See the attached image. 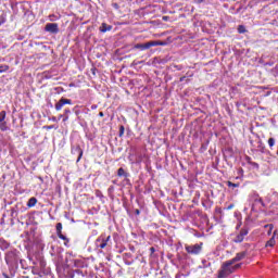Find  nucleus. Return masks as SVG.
Segmentation results:
<instances>
[{"label":"nucleus","mask_w":278,"mask_h":278,"mask_svg":"<svg viewBox=\"0 0 278 278\" xmlns=\"http://www.w3.org/2000/svg\"><path fill=\"white\" fill-rule=\"evenodd\" d=\"M4 261L9 268V273L11 277L16 275L18 270V262H21V251L16 248H10L7 252H4Z\"/></svg>","instance_id":"1"},{"label":"nucleus","mask_w":278,"mask_h":278,"mask_svg":"<svg viewBox=\"0 0 278 278\" xmlns=\"http://www.w3.org/2000/svg\"><path fill=\"white\" fill-rule=\"evenodd\" d=\"M94 244L98 253H105L104 251H110V249H112V237L101 235L97 238Z\"/></svg>","instance_id":"2"},{"label":"nucleus","mask_w":278,"mask_h":278,"mask_svg":"<svg viewBox=\"0 0 278 278\" xmlns=\"http://www.w3.org/2000/svg\"><path fill=\"white\" fill-rule=\"evenodd\" d=\"M241 264H237L235 266L231 265L228 261L225 262L222 266V268L218 270V276L217 278H227L230 276L237 268H240Z\"/></svg>","instance_id":"3"},{"label":"nucleus","mask_w":278,"mask_h":278,"mask_svg":"<svg viewBox=\"0 0 278 278\" xmlns=\"http://www.w3.org/2000/svg\"><path fill=\"white\" fill-rule=\"evenodd\" d=\"M247 236H249V227L244 226L235 236V238L232 239V242H235L236 244H240L241 242H244V238H247Z\"/></svg>","instance_id":"4"},{"label":"nucleus","mask_w":278,"mask_h":278,"mask_svg":"<svg viewBox=\"0 0 278 278\" xmlns=\"http://www.w3.org/2000/svg\"><path fill=\"white\" fill-rule=\"evenodd\" d=\"M164 43L160 41H149L146 43H137L135 45L134 49H139L140 51H147V49H151V47H160Z\"/></svg>","instance_id":"5"},{"label":"nucleus","mask_w":278,"mask_h":278,"mask_svg":"<svg viewBox=\"0 0 278 278\" xmlns=\"http://www.w3.org/2000/svg\"><path fill=\"white\" fill-rule=\"evenodd\" d=\"M185 249L190 255H199V253H201V251L203 250V243L186 245Z\"/></svg>","instance_id":"6"},{"label":"nucleus","mask_w":278,"mask_h":278,"mask_svg":"<svg viewBox=\"0 0 278 278\" xmlns=\"http://www.w3.org/2000/svg\"><path fill=\"white\" fill-rule=\"evenodd\" d=\"M63 251H64V249H62L60 247H55L53 244H51V247H50V255H51V257H54V260H58V262H60V260H62Z\"/></svg>","instance_id":"7"},{"label":"nucleus","mask_w":278,"mask_h":278,"mask_svg":"<svg viewBox=\"0 0 278 278\" xmlns=\"http://www.w3.org/2000/svg\"><path fill=\"white\" fill-rule=\"evenodd\" d=\"M55 229H56L58 238H60V240L64 241V247H68L71 239H68V237H66V235L62 233V223H58L55 226Z\"/></svg>","instance_id":"8"},{"label":"nucleus","mask_w":278,"mask_h":278,"mask_svg":"<svg viewBox=\"0 0 278 278\" xmlns=\"http://www.w3.org/2000/svg\"><path fill=\"white\" fill-rule=\"evenodd\" d=\"M71 153L72 155H78L76 160L77 163L81 162V157H84V150L81 149V146H72Z\"/></svg>","instance_id":"9"},{"label":"nucleus","mask_w":278,"mask_h":278,"mask_svg":"<svg viewBox=\"0 0 278 278\" xmlns=\"http://www.w3.org/2000/svg\"><path fill=\"white\" fill-rule=\"evenodd\" d=\"M64 105H73V100L61 98L54 105L56 112H60L64 108Z\"/></svg>","instance_id":"10"},{"label":"nucleus","mask_w":278,"mask_h":278,"mask_svg":"<svg viewBox=\"0 0 278 278\" xmlns=\"http://www.w3.org/2000/svg\"><path fill=\"white\" fill-rule=\"evenodd\" d=\"M45 31L49 34H60V26H58V23H48L46 24Z\"/></svg>","instance_id":"11"},{"label":"nucleus","mask_w":278,"mask_h":278,"mask_svg":"<svg viewBox=\"0 0 278 278\" xmlns=\"http://www.w3.org/2000/svg\"><path fill=\"white\" fill-rule=\"evenodd\" d=\"M136 157L134 159L131 155L129 156V162L132 164H142V161L144 160L146 155L142 154V152L135 151Z\"/></svg>","instance_id":"12"},{"label":"nucleus","mask_w":278,"mask_h":278,"mask_svg":"<svg viewBox=\"0 0 278 278\" xmlns=\"http://www.w3.org/2000/svg\"><path fill=\"white\" fill-rule=\"evenodd\" d=\"M5 111L0 112V131H8L10 127H8V122H5Z\"/></svg>","instance_id":"13"},{"label":"nucleus","mask_w":278,"mask_h":278,"mask_svg":"<svg viewBox=\"0 0 278 278\" xmlns=\"http://www.w3.org/2000/svg\"><path fill=\"white\" fill-rule=\"evenodd\" d=\"M247 255H249L247 251L239 252L236 254V256L232 260L228 261V263L233 266L236 262H242V260H244Z\"/></svg>","instance_id":"14"},{"label":"nucleus","mask_w":278,"mask_h":278,"mask_svg":"<svg viewBox=\"0 0 278 278\" xmlns=\"http://www.w3.org/2000/svg\"><path fill=\"white\" fill-rule=\"evenodd\" d=\"M0 249L2 251H5V253H7V251H10V249H12V244L9 241H7L5 239L0 238Z\"/></svg>","instance_id":"15"},{"label":"nucleus","mask_w":278,"mask_h":278,"mask_svg":"<svg viewBox=\"0 0 278 278\" xmlns=\"http://www.w3.org/2000/svg\"><path fill=\"white\" fill-rule=\"evenodd\" d=\"M117 177H124L125 179H127L129 177V173L125 170V168L119 167L117 169Z\"/></svg>","instance_id":"16"},{"label":"nucleus","mask_w":278,"mask_h":278,"mask_svg":"<svg viewBox=\"0 0 278 278\" xmlns=\"http://www.w3.org/2000/svg\"><path fill=\"white\" fill-rule=\"evenodd\" d=\"M99 29L102 34H105V31H112V25H108L106 23H102Z\"/></svg>","instance_id":"17"},{"label":"nucleus","mask_w":278,"mask_h":278,"mask_svg":"<svg viewBox=\"0 0 278 278\" xmlns=\"http://www.w3.org/2000/svg\"><path fill=\"white\" fill-rule=\"evenodd\" d=\"M251 199H252V201H255V203H261V205L264 206V200H262V198H260V194L253 193L251 195Z\"/></svg>","instance_id":"18"},{"label":"nucleus","mask_w":278,"mask_h":278,"mask_svg":"<svg viewBox=\"0 0 278 278\" xmlns=\"http://www.w3.org/2000/svg\"><path fill=\"white\" fill-rule=\"evenodd\" d=\"M275 236H277V230L274 231L273 237L266 242V247H275L276 244Z\"/></svg>","instance_id":"19"},{"label":"nucleus","mask_w":278,"mask_h":278,"mask_svg":"<svg viewBox=\"0 0 278 278\" xmlns=\"http://www.w3.org/2000/svg\"><path fill=\"white\" fill-rule=\"evenodd\" d=\"M264 229H267L266 231H267V236H273V229H275V225H273V224H266L265 226H264Z\"/></svg>","instance_id":"20"},{"label":"nucleus","mask_w":278,"mask_h":278,"mask_svg":"<svg viewBox=\"0 0 278 278\" xmlns=\"http://www.w3.org/2000/svg\"><path fill=\"white\" fill-rule=\"evenodd\" d=\"M36 203H38V199H36V198H30L29 200H28V202H27V207H36Z\"/></svg>","instance_id":"21"},{"label":"nucleus","mask_w":278,"mask_h":278,"mask_svg":"<svg viewBox=\"0 0 278 278\" xmlns=\"http://www.w3.org/2000/svg\"><path fill=\"white\" fill-rule=\"evenodd\" d=\"M85 264L84 260H74V266L76 268H84Z\"/></svg>","instance_id":"22"},{"label":"nucleus","mask_w":278,"mask_h":278,"mask_svg":"<svg viewBox=\"0 0 278 278\" xmlns=\"http://www.w3.org/2000/svg\"><path fill=\"white\" fill-rule=\"evenodd\" d=\"M114 190H115L114 186H110L108 189V194L112 200H114Z\"/></svg>","instance_id":"23"},{"label":"nucleus","mask_w":278,"mask_h":278,"mask_svg":"<svg viewBox=\"0 0 278 278\" xmlns=\"http://www.w3.org/2000/svg\"><path fill=\"white\" fill-rule=\"evenodd\" d=\"M226 185L228 186V188H240V184H235L231 181H227Z\"/></svg>","instance_id":"24"},{"label":"nucleus","mask_w":278,"mask_h":278,"mask_svg":"<svg viewBox=\"0 0 278 278\" xmlns=\"http://www.w3.org/2000/svg\"><path fill=\"white\" fill-rule=\"evenodd\" d=\"M10 71V66L9 65H0V73H5Z\"/></svg>","instance_id":"25"},{"label":"nucleus","mask_w":278,"mask_h":278,"mask_svg":"<svg viewBox=\"0 0 278 278\" xmlns=\"http://www.w3.org/2000/svg\"><path fill=\"white\" fill-rule=\"evenodd\" d=\"M118 136H119V138H123V136H125V126H123V125L119 126Z\"/></svg>","instance_id":"26"},{"label":"nucleus","mask_w":278,"mask_h":278,"mask_svg":"<svg viewBox=\"0 0 278 278\" xmlns=\"http://www.w3.org/2000/svg\"><path fill=\"white\" fill-rule=\"evenodd\" d=\"M238 33L239 34H247V28L243 25H239Z\"/></svg>","instance_id":"27"},{"label":"nucleus","mask_w":278,"mask_h":278,"mask_svg":"<svg viewBox=\"0 0 278 278\" xmlns=\"http://www.w3.org/2000/svg\"><path fill=\"white\" fill-rule=\"evenodd\" d=\"M18 264H21L22 268H27L26 264L27 262L25 260H22V256H20V261H18Z\"/></svg>","instance_id":"28"},{"label":"nucleus","mask_w":278,"mask_h":278,"mask_svg":"<svg viewBox=\"0 0 278 278\" xmlns=\"http://www.w3.org/2000/svg\"><path fill=\"white\" fill-rule=\"evenodd\" d=\"M8 21V18L5 17V14L0 15V26L4 25V23Z\"/></svg>","instance_id":"29"},{"label":"nucleus","mask_w":278,"mask_h":278,"mask_svg":"<svg viewBox=\"0 0 278 278\" xmlns=\"http://www.w3.org/2000/svg\"><path fill=\"white\" fill-rule=\"evenodd\" d=\"M94 194H96V197L98 198V199H103V192H101V190H96L94 191Z\"/></svg>","instance_id":"30"},{"label":"nucleus","mask_w":278,"mask_h":278,"mask_svg":"<svg viewBox=\"0 0 278 278\" xmlns=\"http://www.w3.org/2000/svg\"><path fill=\"white\" fill-rule=\"evenodd\" d=\"M49 18H50V21H60V16H58V15H55V14H51V15H49Z\"/></svg>","instance_id":"31"},{"label":"nucleus","mask_w":278,"mask_h":278,"mask_svg":"<svg viewBox=\"0 0 278 278\" xmlns=\"http://www.w3.org/2000/svg\"><path fill=\"white\" fill-rule=\"evenodd\" d=\"M268 144H269L270 149H273V146L275 144V138H269Z\"/></svg>","instance_id":"32"},{"label":"nucleus","mask_w":278,"mask_h":278,"mask_svg":"<svg viewBox=\"0 0 278 278\" xmlns=\"http://www.w3.org/2000/svg\"><path fill=\"white\" fill-rule=\"evenodd\" d=\"M202 264H203V268H207L208 266H211V263L205 260L202 261Z\"/></svg>","instance_id":"33"},{"label":"nucleus","mask_w":278,"mask_h":278,"mask_svg":"<svg viewBox=\"0 0 278 278\" xmlns=\"http://www.w3.org/2000/svg\"><path fill=\"white\" fill-rule=\"evenodd\" d=\"M131 258V253H125L124 254V260H129Z\"/></svg>","instance_id":"34"},{"label":"nucleus","mask_w":278,"mask_h":278,"mask_svg":"<svg viewBox=\"0 0 278 278\" xmlns=\"http://www.w3.org/2000/svg\"><path fill=\"white\" fill-rule=\"evenodd\" d=\"M258 150L264 151V144H262V141H258Z\"/></svg>","instance_id":"35"},{"label":"nucleus","mask_w":278,"mask_h":278,"mask_svg":"<svg viewBox=\"0 0 278 278\" xmlns=\"http://www.w3.org/2000/svg\"><path fill=\"white\" fill-rule=\"evenodd\" d=\"M68 114H71V109H65L63 115L68 116Z\"/></svg>","instance_id":"36"},{"label":"nucleus","mask_w":278,"mask_h":278,"mask_svg":"<svg viewBox=\"0 0 278 278\" xmlns=\"http://www.w3.org/2000/svg\"><path fill=\"white\" fill-rule=\"evenodd\" d=\"M112 7L114 8V10H119L121 5H118V3H113Z\"/></svg>","instance_id":"37"},{"label":"nucleus","mask_w":278,"mask_h":278,"mask_svg":"<svg viewBox=\"0 0 278 278\" xmlns=\"http://www.w3.org/2000/svg\"><path fill=\"white\" fill-rule=\"evenodd\" d=\"M251 166H253L254 168H260V164L255 163V162H252L251 163Z\"/></svg>","instance_id":"38"},{"label":"nucleus","mask_w":278,"mask_h":278,"mask_svg":"<svg viewBox=\"0 0 278 278\" xmlns=\"http://www.w3.org/2000/svg\"><path fill=\"white\" fill-rule=\"evenodd\" d=\"M16 214V210H14V208H11V216H12V218H14V215Z\"/></svg>","instance_id":"39"},{"label":"nucleus","mask_w":278,"mask_h":278,"mask_svg":"<svg viewBox=\"0 0 278 278\" xmlns=\"http://www.w3.org/2000/svg\"><path fill=\"white\" fill-rule=\"evenodd\" d=\"M66 121H68V115L63 114V123H66Z\"/></svg>","instance_id":"40"},{"label":"nucleus","mask_w":278,"mask_h":278,"mask_svg":"<svg viewBox=\"0 0 278 278\" xmlns=\"http://www.w3.org/2000/svg\"><path fill=\"white\" fill-rule=\"evenodd\" d=\"M135 215H136V216H140V210L136 208V210H135Z\"/></svg>","instance_id":"41"},{"label":"nucleus","mask_w":278,"mask_h":278,"mask_svg":"<svg viewBox=\"0 0 278 278\" xmlns=\"http://www.w3.org/2000/svg\"><path fill=\"white\" fill-rule=\"evenodd\" d=\"M181 277H184V274H181V273H178V274H176V276H175V278H181Z\"/></svg>","instance_id":"42"},{"label":"nucleus","mask_w":278,"mask_h":278,"mask_svg":"<svg viewBox=\"0 0 278 278\" xmlns=\"http://www.w3.org/2000/svg\"><path fill=\"white\" fill-rule=\"evenodd\" d=\"M150 253H151V255H153V253H155V249L153 247L150 248Z\"/></svg>","instance_id":"43"},{"label":"nucleus","mask_w":278,"mask_h":278,"mask_svg":"<svg viewBox=\"0 0 278 278\" xmlns=\"http://www.w3.org/2000/svg\"><path fill=\"white\" fill-rule=\"evenodd\" d=\"M247 162H248V164L253 163V161H251V157H250V156L247 157Z\"/></svg>","instance_id":"44"},{"label":"nucleus","mask_w":278,"mask_h":278,"mask_svg":"<svg viewBox=\"0 0 278 278\" xmlns=\"http://www.w3.org/2000/svg\"><path fill=\"white\" fill-rule=\"evenodd\" d=\"M2 277H3V278H11V277H10L8 274H5V273L2 274Z\"/></svg>","instance_id":"45"},{"label":"nucleus","mask_w":278,"mask_h":278,"mask_svg":"<svg viewBox=\"0 0 278 278\" xmlns=\"http://www.w3.org/2000/svg\"><path fill=\"white\" fill-rule=\"evenodd\" d=\"M186 77H187V76L180 77L179 81H186Z\"/></svg>","instance_id":"46"},{"label":"nucleus","mask_w":278,"mask_h":278,"mask_svg":"<svg viewBox=\"0 0 278 278\" xmlns=\"http://www.w3.org/2000/svg\"><path fill=\"white\" fill-rule=\"evenodd\" d=\"M46 129H53V125L45 126Z\"/></svg>","instance_id":"47"},{"label":"nucleus","mask_w":278,"mask_h":278,"mask_svg":"<svg viewBox=\"0 0 278 278\" xmlns=\"http://www.w3.org/2000/svg\"><path fill=\"white\" fill-rule=\"evenodd\" d=\"M52 121H53V123H58V117L53 116Z\"/></svg>","instance_id":"48"},{"label":"nucleus","mask_w":278,"mask_h":278,"mask_svg":"<svg viewBox=\"0 0 278 278\" xmlns=\"http://www.w3.org/2000/svg\"><path fill=\"white\" fill-rule=\"evenodd\" d=\"M99 116H100L101 118H103V116H105V114H103V112H100V113H99Z\"/></svg>","instance_id":"49"},{"label":"nucleus","mask_w":278,"mask_h":278,"mask_svg":"<svg viewBox=\"0 0 278 278\" xmlns=\"http://www.w3.org/2000/svg\"><path fill=\"white\" fill-rule=\"evenodd\" d=\"M56 90H61V92H64V88H62V87L56 88Z\"/></svg>","instance_id":"50"},{"label":"nucleus","mask_w":278,"mask_h":278,"mask_svg":"<svg viewBox=\"0 0 278 278\" xmlns=\"http://www.w3.org/2000/svg\"><path fill=\"white\" fill-rule=\"evenodd\" d=\"M233 207V204H230L227 210H231Z\"/></svg>","instance_id":"51"},{"label":"nucleus","mask_w":278,"mask_h":278,"mask_svg":"<svg viewBox=\"0 0 278 278\" xmlns=\"http://www.w3.org/2000/svg\"><path fill=\"white\" fill-rule=\"evenodd\" d=\"M198 3H203L205 0H195Z\"/></svg>","instance_id":"52"},{"label":"nucleus","mask_w":278,"mask_h":278,"mask_svg":"<svg viewBox=\"0 0 278 278\" xmlns=\"http://www.w3.org/2000/svg\"><path fill=\"white\" fill-rule=\"evenodd\" d=\"M163 21H168V16H163Z\"/></svg>","instance_id":"53"},{"label":"nucleus","mask_w":278,"mask_h":278,"mask_svg":"<svg viewBox=\"0 0 278 278\" xmlns=\"http://www.w3.org/2000/svg\"><path fill=\"white\" fill-rule=\"evenodd\" d=\"M91 110H97V105H91Z\"/></svg>","instance_id":"54"},{"label":"nucleus","mask_w":278,"mask_h":278,"mask_svg":"<svg viewBox=\"0 0 278 278\" xmlns=\"http://www.w3.org/2000/svg\"><path fill=\"white\" fill-rule=\"evenodd\" d=\"M60 118H64V114L59 115V121Z\"/></svg>","instance_id":"55"},{"label":"nucleus","mask_w":278,"mask_h":278,"mask_svg":"<svg viewBox=\"0 0 278 278\" xmlns=\"http://www.w3.org/2000/svg\"><path fill=\"white\" fill-rule=\"evenodd\" d=\"M125 264H127V266H131V262H125Z\"/></svg>","instance_id":"56"},{"label":"nucleus","mask_w":278,"mask_h":278,"mask_svg":"<svg viewBox=\"0 0 278 278\" xmlns=\"http://www.w3.org/2000/svg\"><path fill=\"white\" fill-rule=\"evenodd\" d=\"M176 68H177L178 71H181V66H179V65H177Z\"/></svg>","instance_id":"57"},{"label":"nucleus","mask_w":278,"mask_h":278,"mask_svg":"<svg viewBox=\"0 0 278 278\" xmlns=\"http://www.w3.org/2000/svg\"><path fill=\"white\" fill-rule=\"evenodd\" d=\"M194 74H187V77H193Z\"/></svg>","instance_id":"58"},{"label":"nucleus","mask_w":278,"mask_h":278,"mask_svg":"<svg viewBox=\"0 0 278 278\" xmlns=\"http://www.w3.org/2000/svg\"><path fill=\"white\" fill-rule=\"evenodd\" d=\"M112 184H115V185H116V184H118V181H117V180H112Z\"/></svg>","instance_id":"59"},{"label":"nucleus","mask_w":278,"mask_h":278,"mask_svg":"<svg viewBox=\"0 0 278 278\" xmlns=\"http://www.w3.org/2000/svg\"><path fill=\"white\" fill-rule=\"evenodd\" d=\"M237 229H240V224H239V225H237Z\"/></svg>","instance_id":"60"}]
</instances>
